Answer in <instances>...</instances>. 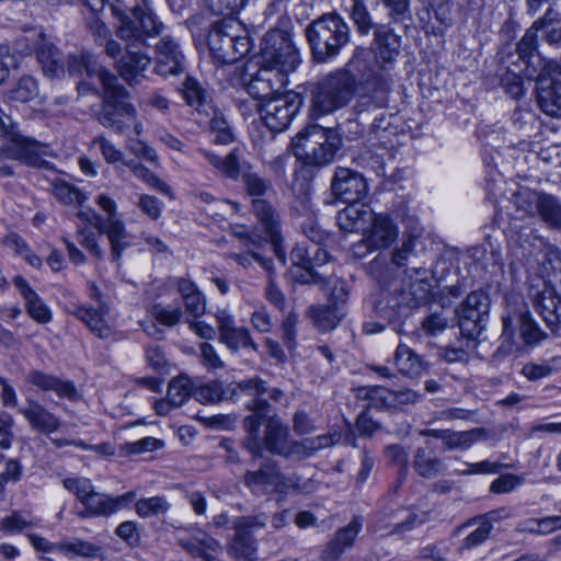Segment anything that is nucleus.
<instances>
[{
  "label": "nucleus",
  "mask_w": 561,
  "mask_h": 561,
  "mask_svg": "<svg viewBox=\"0 0 561 561\" xmlns=\"http://www.w3.org/2000/svg\"><path fill=\"white\" fill-rule=\"evenodd\" d=\"M370 55L366 48L357 47L348 62V69H340L322 78L312 91V110L318 115L333 113L353 99L357 80L352 73L357 71L362 78H368L374 71L371 67L362 64Z\"/></svg>",
  "instance_id": "f257e3e1"
},
{
  "label": "nucleus",
  "mask_w": 561,
  "mask_h": 561,
  "mask_svg": "<svg viewBox=\"0 0 561 561\" xmlns=\"http://www.w3.org/2000/svg\"><path fill=\"white\" fill-rule=\"evenodd\" d=\"M312 57L317 62H327L339 55L350 42L351 31L337 13H325L306 28Z\"/></svg>",
  "instance_id": "f03ea898"
},
{
  "label": "nucleus",
  "mask_w": 561,
  "mask_h": 561,
  "mask_svg": "<svg viewBox=\"0 0 561 561\" xmlns=\"http://www.w3.org/2000/svg\"><path fill=\"white\" fill-rule=\"evenodd\" d=\"M208 47L215 62L232 64L250 51V39L242 23L229 18L214 23L208 34Z\"/></svg>",
  "instance_id": "7ed1b4c3"
},
{
  "label": "nucleus",
  "mask_w": 561,
  "mask_h": 561,
  "mask_svg": "<svg viewBox=\"0 0 561 561\" xmlns=\"http://www.w3.org/2000/svg\"><path fill=\"white\" fill-rule=\"evenodd\" d=\"M62 484L84 506V510L78 514L81 518L110 516L129 507L137 496L135 491L117 496L95 492L91 481L85 478H67L62 481Z\"/></svg>",
  "instance_id": "20e7f679"
},
{
  "label": "nucleus",
  "mask_w": 561,
  "mask_h": 561,
  "mask_svg": "<svg viewBox=\"0 0 561 561\" xmlns=\"http://www.w3.org/2000/svg\"><path fill=\"white\" fill-rule=\"evenodd\" d=\"M340 146L333 131L319 125L307 126L293 139L295 157L305 164L322 167L330 163Z\"/></svg>",
  "instance_id": "39448f33"
},
{
  "label": "nucleus",
  "mask_w": 561,
  "mask_h": 561,
  "mask_svg": "<svg viewBox=\"0 0 561 561\" xmlns=\"http://www.w3.org/2000/svg\"><path fill=\"white\" fill-rule=\"evenodd\" d=\"M98 75L104 91L99 122L105 127L122 133L134 123L135 108L126 102L112 100L125 96V89L118 83L113 73L106 69H100Z\"/></svg>",
  "instance_id": "423d86ee"
},
{
  "label": "nucleus",
  "mask_w": 561,
  "mask_h": 561,
  "mask_svg": "<svg viewBox=\"0 0 561 561\" xmlns=\"http://www.w3.org/2000/svg\"><path fill=\"white\" fill-rule=\"evenodd\" d=\"M244 184L248 193L257 197L253 201L254 215L273 243L275 254L284 263L285 253L282 247L279 215L267 201L260 198L270 190V184L256 174H247Z\"/></svg>",
  "instance_id": "0eeeda50"
},
{
  "label": "nucleus",
  "mask_w": 561,
  "mask_h": 561,
  "mask_svg": "<svg viewBox=\"0 0 561 561\" xmlns=\"http://www.w3.org/2000/svg\"><path fill=\"white\" fill-rule=\"evenodd\" d=\"M238 388L254 397L249 403L248 408L252 411V414L247 416L243 421V426L247 432V436L243 440L244 448L253 454L254 456H261V439H260V426L261 421L266 417L270 404L261 396L267 392L266 382L259 378L253 377L250 379L242 380L238 383Z\"/></svg>",
  "instance_id": "6e6552de"
},
{
  "label": "nucleus",
  "mask_w": 561,
  "mask_h": 561,
  "mask_svg": "<svg viewBox=\"0 0 561 561\" xmlns=\"http://www.w3.org/2000/svg\"><path fill=\"white\" fill-rule=\"evenodd\" d=\"M0 137L5 138L9 145L7 157L24 162L28 165H39L43 156H47L49 146L34 138L22 135L11 117L0 108Z\"/></svg>",
  "instance_id": "1a4fd4ad"
},
{
  "label": "nucleus",
  "mask_w": 561,
  "mask_h": 561,
  "mask_svg": "<svg viewBox=\"0 0 561 561\" xmlns=\"http://www.w3.org/2000/svg\"><path fill=\"white\" fill-rule=\"evenodd\" d=\"M262 59L263 67L285 76L286 79L300 64L299 54L289 36L279 30L271 31L264 36Z\"/></svg>",
  "instance_id": "9d476101"
},
{
  "label": "nucleus",
  "mask_w": 561,
  "mask_h": 561,
  "mask_svg": "<svg viewBox=\"0 0 561 561\" xmlns=\"http://www.w3.org/2000/svg\"><path fill=\"white\" fill-rule=\"evenodd\" d=\"M178 293L181 295L183 312L181 316L188 328L203 340H213L216 335L215 329L198 320L206 310V299L194 283L187 279L178 280Z\"/></svg>",
  "instance_id": "9b49d317"
},
{
  "label": "nucleus",
  "mask_w": 561,
  "mask_h": 561,
  "mask_svg": "<svg viewBox=\"0 0 561 561\" xmlns=\"http://www.w3.org/2000/svg\"><path fill=\"white\" fill-rule=\"evenodd\" d=\"M541 69L536 78L537 102L549 116H561V68L553 60H540Z\"/></svg>",
  "instance_id": "f8f14e48"
},
{
  "label": "nucleus",
  "mask_w": 561,
  "mask_h": 561,
  "mask_svg": "<svg viewBox=\"0 0 561 561\" xmlns=\"http://www.w3.org/2000/svg\"><path fill=\"white\" fill-rule=\"evenodd\" d=\"M163 24L159 22L153 13L144 7L136 5L133 9V18L121 16V25L117 27V36L127 44H145L149 37L161 33Z\"/></svg>",
  "instance_id": "ddd939ff"
},
{
  "label": "nucleus",
  "mask_w": 561,
  "mask_h": 561,
  "mask_svg": "<svg viewBox=\"0 0 561 561\" xmlns=\"http://www.w3.org/2000/svg\"><path fill=\"white\" fill-rule=\"evenodd\" d=\"M528 297L535 310L540 314L552 332L561 333V295L546 280L531 285Z\"/></svg>",
  "instance_id": "4468645a"
},
{
  "label": "nucleus",
  "mask_w": 561,
  "mask_h": 561,
  "mask_svg": "<svg viewBox=\"0 0 561 561\" xmlns=\"http://www.w3.org/2000/svg\"><path fill=\"white\" fill-rule=\"evenodd\" d=\"M299 101L296 96L282 93L257 105L265 126L272 131H283L297 114Z\"/></svg>",
  "instance_id": "2eb2a0df"
},
{
  "label": "nucleus",
  "mask_w": 561,
  "mask_h": 561,
  "mask_svg": "<svg viewBox=\"0 0 561 561\" xmlns=\"http://www.w3.org/2000/svg\"><path fill=\"white\" fill-rule=\"evenodd\" d=\"M23 39L26 42L25 46L19 47V50L26 54L35 49L37 60L47 77L56 78L64 73L65 62L59 50L41 32L32 30Z\"/></svg>",
  "instance_id": "dca6fc26"
},
{
  "label": "nucleus",
  "mask_w": 561,
  "mask_h": 561,
  "mask_svg": "<svg viewBox=\"0 0 561 561\" xmlns=\"http://www.w3.org/2000/svg\"><path fill=\"white\" fill-rule=\"evenodd\" d=\"M398 232V226L389 215L374 213L364 230L362 242L369 251L383 250L397 240Z\"/></svg>",
  "instance_id": "f3484780"
},
{
  "label": "nucleus",
  "mask_w": 561,
  "mask_h": 561,
  "mask_svg": "<svg viewBox=\"0 0 561 561\" xmlns=\"http://www.w3.org/2000/svg\"><path fill=\"white\" fill-rule=\"evenodd\" d=\"M489 312V299L481 291L470 293L458 313L459 325L469 336L479 334Z\"/></svg>",
  "instance_id": "a211bd4d"
},
{
  "label": "nucleus",
  "mask_w": 561,
  "mask_h": 561,
  "mask_svg": "<svg viewBox=\"0 0 561 561\" xmlns=\"http://www.w3.org/2000/svg\"><path fill=\"white\" fill-rule=\"evenodd\" d=\"M90 296L98 302L96 308L76 306L71 313L83 321L95 335L106 339L112 333V329L105 319L110 308L101 300L102 294L94 284L90 286Z\"/></svg>",
  "instance_id": "6ab92c4d"
},
{
  "label": "nucleus",
  "mask_w": 561,
  "mask_h": 561,
  "mask_svg": "<svg viewBox=\"0 0 561 561\" xmlns=\"http://www.w3.org/2000/svg\"><path fill=\"white\" fill-rule=\"evenodd\" d=\"M332 192L345 203H357L367 195L368 185L360 173L337 168L332 181Z\"/></svg>",
  "instance_id": "aec40b11"
},
{
  "label": "nucleus",
  "mask_w": 561,
  "mask_h": 561,
  "mask_svg": "<svg viewBox=\"0 0 561 561\" xmlns=\"http://www.w3.org/2000/svg\"><path fill=\"white\" fill-rule=\"evenodd\" d=\"M401 46L400 36L394 34L392 30L387 26L380 25L375 30V38L371 45V49L375 56V64L370 65L366 61L367 55L365 57V62L362 64L371 67L373 70L377 67L378 69H386L388 65L392 64L396 57L399 54V48ZM373 71L370 75H373Z\"/></svg>",
  "instance_id": "412c9836"
},
{
  "label": "nucleus",
  "mask_w": 561,
  "mask_h": 561,
  "mask_svg": "<svg viewBox=\"0 0 561 561\" xmlns=\"http://www.w3.org/2000/svg\"><path fill=\"white\" fill-rule=\"evenodd\" d=\"M289 430L286 425H284L277 415H272L267 417L264 437L261 438V456L263 455V447H265L270 453L276 454L286 458H289L294 455H297V450H294V445L296 442H288ZM254 458H260L261 456H254Z\"/></svg>",
  "instance_id": "4be33fe9"
},
{
  "label": "nucleus",
  "mask_w": 561,
  "mask_h": 561,
  "mask_svg": "<svg viewBox=\"0 0 561 561\" xmlns=\"http://www.w3.org/2000/svg\"><path fill=\"white\" fill-rule=\"evenodd\" d=\"M288 84L285 76L276 73L272 69L261 67V69L252 77L247 84L248 93L261 101L266 102L283 93V89Z\"/></svg>",
  "instance_id": "5701e85b"
},
{
  "label": "nucleus",
  "mask_w": 561,
  "mask_h": 561,
  "mask_svg": "<svg viewBox=\"0 0 561 561\" xmlns=\"http://www.w3.org/2000/svg\"><path fill=\"white\" fill-rule=\"evenodd\" d=\"M92 216L95 219L94 228L99 234H106L110 241L112 260L118 261L123 250L130 245L125 224L116 217L103 220L98 214H92Z\"/></svg>",
  "instance_id": "b1692460"
},
{
  "label": "nucleus",
  "mask_w": 561,
  "mask_h": 561,
  "mask_svg": "<svg viewBox=\"0 0 561 561\" xmlns=\"http://www.w3.org/2000/svg\"><path fill=\"white\" fill-rule=\"evenodd\" d=\"M26 382L41 391H53L59 398L75 401L79 394L75 383L67 379H61L55 375L42 370L33 369L26 375Z\"/></svg>",
  "instance_id": "393cba45"
},
{
  "label": "nucleus",
  "mask_w": 561,
  "mask_h": 561,
  "mask_svg": "<svg viewBox=\"0 0 561 561\" xmlns=\"http://www.w3.org/2000/svg\"><path fill=\"white\" fill-rule=\"evenodd\" d=\"M362 527L360 518L354 517L345 527L337 529L325 545L321 554L322 560L337 561L346 549L353 547Z\"/></svg>",
  "instance_id": "a878e982"
},
{
  "label": "nucleus",
  "mask_w": 561,
  "mask_h": 561,
  "mask_svg": "<svg viewBox=\"0 0 561 561\" xmlns=\"http://www.w3.org/2000/svg\"><path fill=\"white\" fill-rule=\"evenodd\" d=\"M284 474L272 465H264L259 470L248 471L244 483L253 492L282 493L284 489Z\"/></svg>",
  "instance_id": "bb28decb"
},
{
  "label": "nucleus",
  "mask_w": 561,
  "mask_h": 561,
  "mask_svg": "<svg viewBox=\"0 0 561 561\" xmlns=\"http://www.w3.org/2000/svg\"><path fill=\"white\" fill-rule=\"evenodd\" d=\"M180 91L185 103L199 115L208 116L210 114L208 108H213L211 92L204 82L187 75Z\"/></svg>",
  "instance_id": "cd10ccee"
},
{
  "label": "nucleus",
  "mask_w": 561,
  "mask_h": 561,
  "mask_svg": "<svg viewBox=\"0 0 561 561\" xmlns=\"http://www.w3.org/2000/svg\"><path fill=\"white\" fill-rule=\"evenodd\" d=\"M30 426L44 434H51L60 428V420L35 400L27 399L26 404L19 408Z\"/></svg>",
  "instance_id": "c85d7f7f"
},
{
  "label": "nucleus",
  "mask_w": 561,
  "mask_h": 561,
  "mask_svg": "<svg viewBox=\"0 0 561 561\" xmlns=\"http://www.w3.org/2000/svg\"><path fill=\"white\" fill-rule=\"evenodd\" d=\"M293 278L300 284H320L324 280L325 276L313 271L311 264L310 249L304 245H295L290 251Z\"/></svg>",
  "instance_id": "c756f323"
},
{
  "label": "nucleus",
  "mask_w": 561,
  "mask_h": 561,
  "mask_svg": "<svg viewBox=\"0 0 561 561\" xmlns=\"http://www.w3.org/2000/svg\"><path fill=\"white\" fill-rule=\"evenodd\" d=\"M344 209L340 210L336 215V222L341 230L344 232L360 231L367 228L374 211L366 204L348 203Z\"/></svg>",
  "instance_id": "7c9ffc66"
},
{
  "label": "nucleus",
  "mask_w": 561,
  "mask_h": 561,
  "mask_svg": "<svg viewBox=\"0 0 561 561\" xmlns=\"http://www.w3.org/2000/svg\"><path fill=\"white\" fill-rule=\"evenodd\" d=\"M500 512H491L486 515L474 517L462 524L458 530L473 528L462 540L460 549L470 550L482 545L493 529V522L500 517Z\"/></svg>",
  "instance_id": "2f4dec72"
},
{
  "label": "nucleus",
  "mask_w": 561,
  "mask_h": 561,
  "mask_svg": "<svg viewBox=\"0 0 561 561\" xmlns=\"http://www.w3.org/2000/svg\"><path fill=\"white\" fill-rule=\"evenodd\" d=\"M131 44H127L126 54L118 60L117 70L121 77L134 85L144 77V72L150 65V58L140 51L133 50Z\"/></svg>",
  "instance_id": "473e14b6"
},
{
  "label": "nucleus",
  "mask_w": 561,
  "mask_h": 561,
  "mask_svg": "<svg viewBox=\"0 0 561 561\" xmlns=\"http://www.w3.org/2000/svg\"><path fill=\"white\" fill-rule=\"evenodd\" d=\"M192 394L195 401L214 403L220 401L224 396V387L220 381H211L193 389L192 381L184 375H178V396L187 397Z\"/></svg>",
  "instance_id": "72a5a7b5"
},
{
  "label": "nucleus",
  "mask_w": 561,
  "mask_h": 561,
  "mask_svg": "<svg viewBox=\"0 0 561 561\" xmlns=\"http://www.w3.org/2000/svg\"><path fill=\"white\" fill-rule=\"evenodd\" d=\"M13 284L20 290L25 300V309L27 314L38 323H47L51 319L49 308L44 304L42 298L34 291L22 276H15Z\"/></svg>",
  "instance_id": "f704fd0d"
},
{
  "label": "nucleus",
  "mask_w": 561,
  "mask_h": 561,
  "mask_svg": "<svg viewBox=\"0 0 561 561\" xmlns=\"http://www.w3.org/2000/svg\"><path fill=\"white\" fill-rule=\"evenodd\" d=\"M307 316L319 331L325 332L335 329L344 313L339 305L333 302L310 306L307 310Z\"/></svg>",
  "instance_id": "c9c22d12"
},
{
  "label": "nucleus",
  "mask_w": 561,
  "mask_h": 561,
  "mask_svg": "<svg viewBox=\"0 0 561 561\" xmlns=\"http://www.w3.org/2000/svg\"><path fill=\"white\" fill-rule=\"evenodd\" d=\"M559 21V13L553 9H548L543 18L535 21L533 25L526 31L522 39L517 44V51L520 57L530 56L537 47V32L545 30L552 23Z\"/></svg>",
  "instance_id": "e433bc0d"
},
{
  "label": "nucleus",
  "mask_w": 561,
  "mask_h": 561,
  "mask_svg": "<svg viewBox=\"0 0 561 561\" xmlns=\"http://www.w3.org/2000/svg\"><path fill=\"white\" fill-rule=\"evenodd\" d=\"M59 552L68 558L81 557L83 559L103 560V548L81 538L60 540Z\"/></svg>",
  "instance_id": "4c0bfd02"
},
{
  "label": "nucleus",
  "mask_w": 561,
  "mask_h": 561,
  "mask_svg": "<svg viewBox=\"0 0 561 561\" xmlns=\"http://www.w3.org/2000/svg\"><path fill=\"white\" fill-rule=\"evenodd\" d=\"M488 438L486 431L482 427L472 428L469 431L455 432L447 430L444 446L445 449H461L470 448L476 442L484 440Z\"/></svg>",
  "instance_id": "58836bf2"
},
{
  "label": "nucleus",
  "mask_w": 561,
  "mask_h": 561,
  "mask_svg": "<svg viewBox=\"0 0 561 561\" xmlns=\"http://www.w3.org/2000/svg\"><path fill=\"white\" fill-rule=\"evenodd\" d=\"M413 468L423 478L432 479L445 471V463L438 457H433L422 447L415 450Z\"/></svg>",
  "instance_id": "ea45409f"
},
{
  "label": "nucleus",
  "mask_w": 561,
  "mask_h": 561,
  "mask_svg": "<svg viewBox=\"0 0 561 561\" xmlns=\"http://www.w3.org/2000/svg\"><path fill=\"white\" fill-rule=\"evenodd\" d=\"M394 364L400 374L410 377L419 376L424 369L421 358L404 344L398 345L394 354Z\"/></svg>",
  "instance_id": "a19ab883"
},
{
  "label": "nucleus",
  "mask_w": 561,
  "mask_h": 561,
  "mask_svg": "<svg viewBox=\"0 0 561 561\" xmlns=\"http://www.w3.org/2000/svg\"><path fill=\"white\" fill-rule=\"evenodd\" d=\"M203 154L220 175L232 180L239 176L240 163L236 150H232L225 157H220L209 150H204Z\"/></svg>",
  "instance_id": "79ce46f5"
},
{
  "label": "nucleus",
  "mask_w": 561,
  "mask_h": 561,
  "mask_svg": "<svg viewBox=\"0 0 561 561\" xmlns=\"http://www.w3.org/2000/svg\"><path fill=\"white\" fill-rule=\"evenodd\" d=\"M229 554L236 559L253 561L256 553V545L251 533L247 529H238L228 549Z\"/></svg>",
  "instance_id": "37998d69"
},
{
  "label": "nucleus",
  "mask_w": 561,
  "mask_h": 561,
  "mask_svg": "<svg viewBox=\"0 0 561 561\" xmlns=\"http://www.w3.org/2000/svg\"><path fill=\"white\" fill-rule=\"evenodd\" d=\"M228 257L244 270L250 268L255 262L262 266L266 273L272 272V261L262 254L261 248H254L253 245H250V243H245L240 252L229 253Z\"/></svg>",
  "instance_id": "c03bdc74"
},
{
  "label": "nucleus",
  "mask_w": 561,
  "mask_h": 561,
  "mask_svg": "<svg viewBox=\"0 0 561 561\" xmlns=\"http://www.w3.org/2000/svg\"><path fill=\"white\" fill-rule=\"evenodd\" d=\"M175 43L172 36L162 37L157 44L156 71L161 76L175 73Z\"/></svg>",
  "instance_id": "a18cd8bd"
},
{
  "label": "nucleus",
  "mask_w": 561,
  "mask_h": 561,
  "mask_svg": "<svg viewBox=\"0 0 561 561\" xmlns=\"http://www.w3.org/2000/svg\"><path fill=\"white\" fill-rule=\"evenodd\" d=\"M219 342L230 351L238 352L240 348H251L259 352V345L252 339L250 331L244 327H236L219 336Z\"/></svg>",
  "instance_id": "49530a36"
},
{
  "label": "nucleus",
  "mask_w": 561,
  "mask_h": 561,
  "mask_svg": "<svg viewBox=\"0 0 561 561\" xmlns=\"http://www.w3.org/2000/svg\"><path fill=\"white\" fill-rule=\"evenodd\" d=\"M208 112L210 114L205 116L206 119L201 123L209 125L210 131L214 134L213 141L219 145H227L231 142L233 136L222 113H220L214 105L213 108H208Z\"/></svg>",
  "instance_id": "de8ad7c7"
},
{
  "label": "nucleus",
  "mask_w": 561,
  "mask_h": 561,
  "mask_svg": "<svg viewBox=\"0 0 561 561\" xmlns=\"http://www.w3.org/2000/svg\"><path fill=\"white\" fill-rule=\"evenodd\" d=\"M538 215L550 227L561 229V204L554 196L542 193Z\"/></svg>",
  "instance_id": "09e8293b"
},
{
  "label": "nucleus",
  "mask_w": 561,
  "mask_h": 561,
  "mask_svg": "<svg viewBox=\"0 0 561 561\" xmlns=\"http://www.w3.org/2000/svg\"><path fill=\"white\" fill-rule=\"evenodd\" d=\"M67 70L71 76H82L87 72L88 77H96L99 79V70L102 67L96 68L92 64V56L89 53H80L78 55L71 54L67 57L66 61Z\"/></svg>",
  "instance_id": "8fccbe9b"
},
{
  "label": "nucleus",
  "mask_w": 561,
  "mask_h": 561,
  "mask_svg": "<svg viewBox=\"0 0 561 561\" xmlns=\"http://www.w3.org/2000/svg\"><path fill=\"white\" fill-rule=\"evenodd\" d=\"M542 197V193L535 192L528 188L520 190L513 196V203L525 216H534L538 214V207Z\"/></svg>",
  "instance_id": "3c124183"
},
{
  "label": "nucleus",
  "mask_w": 561,
  "mask_h": 561,
  "mask_svg": "<svg viewBox=\"0 0 561 561\" xmlns=\"http://www.w3.org/2000/svg\"><path fill=\"white\" fill-rule=\"evenodd\" d=\"M183 548H185L193 556H202L205 561H214L209 552H215L220 549L219 542L206 535L202 538H196L194 541H181Z\"/></svg>",
  "instance_id": "603ef678"
},
{
  "label": "nucleus",
  "mask_w": 561,
  "mask_h": 561,
  "mask_svg": "<svg viewBox=\"0 0 561 561\" xmlns=\"http://www.w3.org/2000/svg\"><path fill=\"white\" fill-rule=\"evenodd\" d=\"M335 436V434H327L310 439H304L302 442L295 443L294 450H297V455L300 457H310L318 450L334 445L336 442L334 439Z\"/></svg>",
  "instance_id": "864d4df0"
},
{
  "label": "nucleus",
  "mask_w": 561,
  "mask_h": 561,
  "mask_svg": "<svg viewBox=\"0 0 561 561\" xmlns=\"http://www.w3.org/2000/svg\"><path fill=\"white\" fill-rule=\"evenodd\" d=\"M542 278H561V252L557 248H547L540 260Z\"/></svg>",
  "instance_id": "5fc2aeb1"
},
{
  "label": "nucleus",
  "mask_w": 561,
  "mask_h": 561,
  "mask_svg": "<svg viewBox=\"0 0 561 561\" xmlns=\"http://www.w3.org/2000/svg\"><path fill=\"white\" fill-rule=\"evenodd\" d=\"M37 94V82L32 77H22L9 91L8 100L24 103L33 100Z\"/></svg>",
  "instance_id": "6e6d98bb"
},
{
  "label": "nucleus",
  "mask_w": 561,
  "mask_h": 561,
  "mask_svg": "<svg viewBox=\"0 0 561 561\" xmlns=\"http://www.w3.org/2000/svg\"><path fill=\"white\" fill-rule=\"evenodd\" d=\"M124 164L133 172V174L139 180L144 181L150 186L156 187L159 192L170 195L171 187L160 181L153 173L149 171L145 165L134 161H124Z\"/></svg>",
  "instance_id": "4d7b16f0"
},
{
  "label": "nucleus",
  "mask_w": 561,
  "mask_h": 561,
  "mask_svg": "<svg viewBox=\"0 0 561 561\" xmlns=\"http://www.w3.org/2000/svg\"><path fill=\"white\" fill-rule=\"evenodd\" d=\"M136 512L140 517H150L165 513L171 505L160 496L142 499L136 502Z\"/></svg>",
  "instance_id": "13d9d810"
},
{
  "label": "nucleus",
  "mask_w": 561,
  "mask_h": 561,
  "mask_svg": "<svg viewBox=\"0 0 561 561\" xmlns=\"http://www.w3.org/2000/svg\"><path fill=\"white\" fill-rule=\"evenodd\" d=\"M351 18L357 27L358 33L368 34L374 27L371 16L363 0H352Z\"/></svg>",
  "instance_id": "bf43d9fd"
},
{
  "label": "nucleus",
  "mask_w": 561,
  "mask_h": 561,
  "mask_svg": "<svg viewBox=\"0 0 561 561\" xmlns=\"http://www.w3.org/2000/svg\"><path fill=\"white\" fill-rule=\"evenodd\" d=\"M519 321L520 336L527 345H536L546 337L528 313H522Z\"/></svg>",
  "instance_id": "052dcab7"
},
{
  "label": "nucleus",
  "mask_w": 561,
  "mask_h": 561,
  "mask_svg": "<svg viewBox=\"0 0 561 561\" xmlns=\"http://www.w3.org/2000/svg\"><path fill=\"white\" fill-rule=\"evenodd\" d=\"M199 362L208 370L225 368V362L220 358L215 346L208 342H203L199 345Z\"/></svg>",
  "instance_id": "680f3d73"
},
{
  "label": "nucleus",
  "mask_w": 561,
  "mask_h": 561,
  "mask_svg": "<svg viewBox=\"0 0 561 561\" xmlns=\"http://www.w3.org/2000/svg\"><path fill=\"white\" fill-rule=\"evenodd\" d=\"M77 239L79 243L85 248L90 254L99 260H102L104 252L101 249L98 234L88 228H79L77 230Z\"/></svg>",
  "instance_id": "e2e57ef3"
},
{
  "label": "nucleus",
  "mask_w": 561,
  "mask_h": 561,
  "mask_svg": "<svg viewBox=\"0 0 561 561\" xmlns=\"http://www.w3.org/2000/svg\"><path fill=\"white\" fill-rule=\"evenodd\" d=\"M298 323V314L289 311L282 321V340L288 350L296 346V329Z\"/></svg>",
  "instance_id": "0e129e2a"
},
{
  "label": "nucleus",
  "mask_w": 561,
  "mask_h": 561,
  "mask_svg": "<svg viewBox=\"0 0 561 561\" xmlns=\"http://www.w3.org/2000/svg\"><path fill=\"white\" fill-rule=\"evenodd\" d=\"M284 489L282 493L298 492V493H311L316 490V483L312 479L302 480L297 474L285 476L284 474Z\"/></svg>",
  "instance_id": "69168bd1"
},
{
  "label": "nucleus",
  "mask_w": 561,
  "mask_h": 561,
  "mask_svg": "<svg viewBox=\"0 0 561 561\" xmlns=\"http://www.w3.org/2000/svg\"><path fill=\"white\" fill-rule=\"evenodd\" d=\"M267 274V285L265 287V298L273 304L279 310H284L286 305V298L283 291L278 288L274 278V267L271 273Z\"/></svg>",
  "instance_id": "338daca9"
},
{
  "label": "nucleus",
  "mask_w": 561,
  "mask_h": 561,
  "mask_svg": "<svg viewBox=\"0 0 561 561\" xmlns=\"http://www.w3.org/2000/svg\"><path fill=\"white\" fill-rule=\"evenodd\" d=\"M250 322L254 330L261 333H270L273 329L272 317L268 313L266 307H260L254 310L251 314Z\"/></svg>",
  "instance_id": "774afa93"
}]
</instances>
